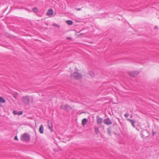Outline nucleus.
<instances>
[{"instance_id":"f257e3e1","label":"nucleus","mask_w":159,"mask_h":159,"mask_svg":"<svg viewBox=\"0 0 159 159\" xmlns=\"http://www.w3.org/2000/svg\"><path fill=\"white\" fill-rule=\"evenodd\" d=\"M70 76L71 78L75 79L76 80H80L82 77L81 75L76 72H75L73 74H71Z\"/></svg>"},{"instance_id":"f03ea898","label":"nucleus","mask_w":159,"mask_h":159,"mask_svg":"<svg viewBox=\"0 0 159 159\" xmlns=\"http://www.w3.org/2000/svg\"><path fill=\"white\" fill-rule=\"evenodd\" d=\"M30 139L29 135L25 133L22 135L21 137V140L24 141H28Z\"/></svg>"},{"instance_id":"7ed1b4c3","label":"nucleus","mask_w":159,"mask_h":159,"mask_svg":"<svg viewBox=\"0 0 159 159\" xmlns=\"http://www.w3.org/2000/svg\"><path fill=\"white\" fill-rule=\"evenodd\" d=\"M22 101L25 104H29L30 102L29 97L28 96L23 97L21 99Z\"/></svg>"},{"instance_id":"20e7f679","label":"nucleus","mask_w":159,"mask_h":159,"mask_svg":"<svg viewBox=\"0 0 159 159\" xmlns=\"http://www.w3.org/2000/svg\"><path fill=\"white\" fill-rule=\"evenodd\" d=\"M139 73V72H138V71H135L131 72L129 73V74L131 76L134 77L137 75Z\"/></svg>"},{"instance_id":"39448f33","label":"nucleus","mask_w":159,"mask_h":159,"mask_svg":"<svg viewBox=\"0 0 159 159\" xmlns=\"http://www.w3.org/2000/svg\"><path fill=\"white\" fill-rule=\"evenodd\" d=\"M61 108L63 109H70V107L67 105H62L61 106Z\"/></svg>"},{"instance_id":"423d86ee","label":"nucleus","mask_w":159,"mask_h":159,"mask_svg":"<svg viewBox=\"0 0 159 159\" xmlns=\"http://www.w3.org/2000/svg\"><path fill=\"white\" fill-rule=\"evenodd\" d=\"M105 123L107 125H109L112 124V122L109 118H107L104 120Z\"/></svg>"},{"instance_id":"0eeeda50","label":"nucleus","mask_w":159,"mask_h":159,"mask_svg":"<svg viewBox=\"0 0 159 159\" xmlns=\"http://www.w3.org/2000/svg\"><path fill=\"white\" fill-rule=\"evenodd\" d=\"M53 14V11L52 9H49L47 12V15L48 16L52 15Z\"/></svg>"},{"instance_id":"6e6552de","label":"nucleus","mask_w":159,"mask_h":159,"mask_svg":"<svg viewBox=\"0 0 159 159\" xmlns=\"http://www.w3.org/2000/svg\"><path fill=\"white\" fill-rule=\"evenodd\" d=\"M127 120L131 122L133 127H134L135 126L134 125V123H135V121H134L133 120L130 119L128 118L127 119Z\"/></svg>"},{"instance_id":"1a4fd4ad","label":"nucleus","mask_w":159,"mask_h":159,"mask_svg":"<svg viewBox=\"0 0 159 159\" xmlns=\"http://www.w3.org/2000/svg\"><path fill=\"white\" fill-rule=\"evenodd\" d=\"M39 132L41 134L43 133V127L42 125H41L39 129Z\"/></svg>"},{"instance_id":"9d476101","label":"nucleus","mask_w":159,"mask_h":159,"mask_svg":"<svg viewBox=\"0 0 159 159\" xmlns=\"http://www.w3.org/2000/svg\"><path fill=\"white\" fill-rule=\"evenodd\" d=\"M87 119L86 118L82 120V124L83 126L85 125L87 122Z\"/></svg>"},{"instance_id":"9b49d317","label":"nucleus","mask_w":159,"mask_h":159,"mask_svg":"<svg viewBox=\"0 0 159 159\" xmlns=\"http://www.w3.org/2000/svg\"><path fill=\"white\" fill-rule=\"evenodd\" d=\"M66 22L69 25H71L73 24V22L71 20H67Z\"/></svg>"},{"instance_id":"f8f14e48","label":"nucleus","mask_w":159,"mask_h":159,"mask_svg":"<svg viewBox=\"0 0 159 159\" xmlns=\"http://www.w3.org/2000/svg\"><path fill=\"white\" fill-rule=\"evenodd\" d=\"M5 100L2 97H0V102L4 103H5Z\"/></svg>"},{"instance_id":"ddd939ff","label":"nucleus","mask_w":159,"mask_h":159,"mask_svg":"<svg viewBox=\"0 0 159 159\" xmlns=\"http://www.w3.org/2000/svg\"><path fill=\"white\" fill-rule=\"evenodd\" d=\"M102 119L100 118H99L97 119V122L98 123L100 124L102 122Z\"/></svg>"},{"instance_id":"4468645a","label":"nucleus","mask_w":159,"mask_h":159,"mask_svg":"<svg viewBox=\"0 0 159 159\" xmlns=\"http://www.w3.org/2000/svg\"><path fill=\"white\" fill-rule=\"evenodd\" d=\"M18 93L16 92H14L13 93V97L15 98H16L17 96Z\"/></svg>"},{"instance_id":"2eb2a0df","label":"nucleus","mask_w":159,"mask_h":159,"mask_svg":"<svg viewBox=\"0 0 159 159\" xmlns=\"http://www.w3.org/2000/svg\"><path fill=\"white\" fill-rule=\"evenodd\" d=\"M48 127H49V129L51 131V132H52L53 131V129H52V123H51L50 125H49Z\"/></svg>"},{"instance_id":"dca6fc26","label":"nucleus","mask_w":159,"mask_h":159,"mask_svg":"<svg viewBox=\"0 0 159 159\" xmlns=\"http://www.w3.org/2000/svg\"><path fill=\"white\" fill-rule=\"evenodd\" d=\"M33 12L36 13L38 12V9L36 7H34L33 8Z\"/></svg>"},{"instance_id":"f3484780","label":"nucleus","mask_w":159,"mask_h":159,"mask_svg":"<svg viewBox=\"0 0 159 159\" xmlns=\"http://www.w3.org/2000/svg\"><path fill=\"white\" fill-rule=\"evenodd\" d=\"M95 131L97 134H98L99 133L98 128H95Z\"/></svg>"},{"instance_id":"a211bd4d","label":"nucleus","mask_w":159,"mask_h":159,"mask_svg":"<svg viewBox=\"0 0 159 159\" xmlns=\"http://www.w3.org/2000/svg\"><path fill=\"white\" fill-rule=\"evenodd\" d=\"M129 113H125V117L126 118H127V117H128L129 116Z\"/></svg>"},{"instance_id":"6ab92c4d","label":"nucleus","mask_w":159,"mask_h":159,"mask_svg":"<svg viewBox=\"0 0 159 159\" xmlns=\"http://www.w3.org/2000/svg\"><path fill=\"white\" fill-rule=\"evenodd\" d=\"M94 72H91L90 73V75L92 77H93L94 75Z\"/></svg>"},{"instance_id":"aec40b11","label":"nucleus","mask_w":159,"mask_h":159,"mask_svg":"<svg viewBox=\"0 0 159 159\" xmlns=\"http://www.w3.org/2000/svg\"><path fill=\"white\" fill-rule=\"evenodd\" d=\"M18 112L17 111H16L15 110H14V111H13V113L15 115L18 114Z\"/></svg>"},{"instance_id":"412c9836","label":"nucleus","mask_w":159,"mask_h":159,"mask_svg":"<svg viewBox=\"0 0 159 159\" xmlns=\"http://www.w3.org/2000/svg\"><path fill=\"white\" fill-rule=\"evenodd\" d=\"M23 114V112L21 111H19L18 112V115H21Z\"/></svg>"},{"instance_id":"4be33fe9","label":"nucleus","mask_w":159,"mask_h":159,"mask_svg":"<svg viewBox=\"0 0 159 159\" xmlns=\"http://www.w3.org/2000/svg\"><path fill=\"white\" fill-rule=\"evenodd\" d=\"M53 25L54 26H57V27L59 28L60 27V26L59 25H57V24H53Z\"/></svg>"},{"instance_id":"5701e85b","label":"nucleus","mask_w":159,"mask_h":159,"mask_svg":"<svg viewBox=\"0 0 159 159\" xmlns=\"http://www.w3.org/2000/svg\"><path fill=\"white\" fill-rule=\"evenodd\" d=\"M14 139L15 140H18V138H17V136H15L14 137Z\"/></svg>"},{"instance_id":"b1692460","label":"nucleus","mask_w":159,"mask_h":159,"mask_svg":"<svg viewBox=\"0 0 159 159\" xmlns=\"http://www.w3.org/2000/svg\"><path fill=\"white\" fill-rule=\"evenodd\" d=\"M154 29H158V27L157 26H155V27H154Z\"/></svg>"},{"instance_id":"393cba45","label":"nucleus","mask_w":159,"mask_h":159,"mask_svg":"<svg viewBox=\"0 0 159 159\" xmlns=\"http://www.w3.org/2000/svg\"><path fill=\"white\" fill-rule=\"evenodd\" d=\"M66 39H71V38L70 37H67Z\"/></svg>"},{"instance_id":"a878e982","label":"nucleus","mask_w":159,"mask_h":159,"mask_svg":"<svg viewBox=\"0 0 159 159\" xmlns=\"http://www.w3.org/2000/svg\"><path fill=\"white\" fill-rule=\"evenodd\" d=\"M81 9V8H78L77 9H76V10L77 11H80Z\"/></svg>"},{"instance_id":"bb28decb","label":"nucleus","mask_w":159,"mask_h":159,"mask_svg":"<svg viewBox=\"0 0 159 159\" xmlns=\"http://www.w3.org/2000/svg\"><path fill=\"white\" fill-rule=\"evenodd\" d=\"M155 134V133L154 132H152V134H153V135H154V134Z\"/></svg>"},{"instance_id":"cd10ccee","label":"nucleus","mask_w":159,"mask_h":159,"mask_svg":"<svg viewBox=\"0 0 159 159\" xmlns=\"http://www.w3.org/2000/svg\"><path fill=\"white\" fill-rule=\"evenodd\" d=\"M136 129H137L138 130H139V129H137V128H136Z\"/></svg>"},{"instance_id":"c85d7f7f","label":"nucleus","mask_w":159,"mask_h":159,"mask_svg":"<svg viewBox=\"0 0 159 159\" xmlns=\"http://www.w3.org/2000/svg\"><path fill=\"white\" fill-rule=\"evenodd\" d=\"M136 129H137L138 130H139V129H137V128H136Z\"/></svg>"}]
</instances>
